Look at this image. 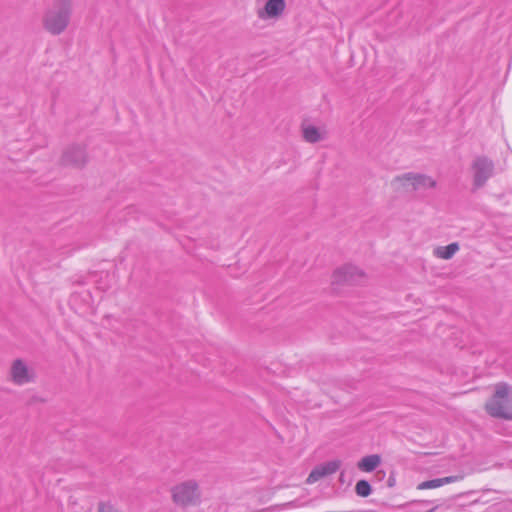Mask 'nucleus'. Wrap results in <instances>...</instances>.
<instances>
[{
    "label": "nucleus",
    "mask_w": 512,
    "mask_h": 512,
    "mask_svg": "<svg viewBox=\"0 0 512 512\" xmlns=\"http://www.w3.org/2000/svg\"><path fill=\"white\" fill-rule=\"evenodd\" d=\"M172 501L181 507L197 505L201 490L197 481L190 479L175 485L171 490Z\"/></svg>",
    "instance_id": "obj_4"
},
{
    "label": "nucleus",
    "mask_w": 512,
    "mask_h": 512,
    "mask_svg": "<svg viewBox=\"0 0 512 512\" xmlns=\"http://www.w3.org/2000/svg\"><path fill=\"white\" fill-rule=\"evenodd\" d=\"M469 173L472 180V191H478L494 176V162L486 156H476L470 163Z\"/></svg>",
    "instance_id": "obj_3"
},
{
    "label": "nucleus",
    "mask_w": 512,
    "mask_h": 512,
    "mask_svg": "<svg viewBox=\"0 0 512 512\" xmlns=\"http://www.w3.org/2000/svg\"><path fill=\"white\" fill-rule=\"evenodd\" d=\"M256 4L257 16L264 21L279 19L286 7L285 0H256Z\"/></svg>",
    "instance_id": "obj_7"
},
{
    "label": "nucleus",
    "mask_w": 512,
    "mask_h": 512,
    "mask_svg": "<svg viewBox=\"0 0 512 512\" xmlns=\"http://www.w3.org/2000/svg\"><path fill=\"white\" fill-rule=\"evenodd\" d=\"M367 280V274L358 266L353 264H344L336 268L331 276V284L341 285H359Z\"/></svg>",
    "instance_id": "obj_5"
},
{
    "label": "nucleus",
    "mask_w": 512,
    "mask_h": 512,
    "mask_svg": "<svg viewBox=\"0 0 512 512\" xmlns=\"http://www.w3.org/2000/svg\"><path fill=\"white\" fill-rule=\"evenodd\" d=\"M462 478H463L462 476H448V477H443V478L432 479V480H428V481L419 483L417 486V489H419V490L436 489L445 484L457 482V481L461 480Z\"/></svg>",
    "instance_id": "obj_13"
},
{
    "label": "nucleus",
    "mask_w": 512,
    "mask_h": 512,
    "mask_svg": "<svg viewBox=\"0 0 512 512\" xmlns=\"http://www.w3.org/2000/svg\"><path fill=\"white\" fill-rule=\"evenodd\" d=\"M485 407L493 417L512 420V386L503 382L496 384L495 393Z\"/></svg>",
    "instance_id": "obj_2"
},
{
    "label": "nucleus",
    "mask_w": 512,
    "mask_h": 512,
    "mask_svg": "<svg viewBox=\"0 0 512 512\" xmlns=\"http://www.w3.org/2000/svg\"><path fill=\"white\" fill-rule=\"evenodd\" d=\"M459 250H460L459 243L453 242L446 246H436L433 249V256L438 259H442V260H450L456 255V253Z\"/></svg>",
    "instance_id": "obj_12"
},
{
    "label": "nucleus",
    "mask_w": 512,
    "mask_h": 512,
    "mask_svg": "<svg viewBox=\"0 0 512 512\" xmlns=\"http://www.w3.org/2000/svg\"><path fill=\"white\" fill-rule=\"evenodd\" d=\"M355 492L360 497H368L372 493V488L368 481L359 480L356 483Z\"/></svg>",
    "instance_id": "obj_15"
},
{
    "label": "nucleus",
    "mask_w": 512,
    "mask_h": 512,
    "mask_svg": "<svg viewBox=\"0 0 512 512\" xmlns=\"http://www.w3.org/2000/svg\"><path fill=\"white\" fill-rule=\"evenodd\" d=\"M341 466V461L334 460L315 467L308 475L306 482L313 484L321 478L335 473Z\"/></svg>",
    "instance_id": "obj_11"
},
{
    "label": "nucleus",
    "mask_w": 512,
    "mask_h": 512,
    "mask_svg": "<svg viewBox=\"0 0 512 512\" xmlns=\"http://www.w3.org/2000/svg\"><path fill=\"white\" fill-rule=\"evenodd\" d=\"M71 14V0H56L43 15V28L52 35H60L68 27Z\"/></svg>",
    "instance_id": "obj_1"
},
{
    "label": "nucleus",
    "mask_w": 512,
    "mask_h": 512,
    "mask_svg": "<svg viewBox=\"0 0 512 512\" xmlns=\"http://www.w3.org/2000/svg\"><path fill=\"white\" fill-rule=\"evenodd\" d=\"M381 464V457L378 454H372L363 457L357 467L363 472H372Z\"/></svg>",
    "instance_id": "obj_14"
},
{
    "label": "nucleus",
    "mask_w": 512,
    "mask_h": 512,
    "mask_svg": "<svg viewBox=\"0 0 512 512\" xmlns=\"http://www.w3.org/2000/svg\"><path fill=\"white\" fill-rule=\"evenodd\" d=\"M62 160L66 165L75 167L83 166L87 161L85 147L80 144L69 145L63 153Z\"/></svg>",
    "instance_id": "obj_9"
},
{
    "label": "nucleus",
    "mask_w": 512,
    "mask_h": 512,
    "mask_svg": "<svg viewBox=\"0 0 512 512\" xmlns=\"http://www.w3.org/2000/svg\"><path fill=\"white\" fill-rule=\"evenodd\" d=\"M35 374L21 359L15 360L10 369V379L17 385H24L34 380Z\"/></svg>",
    "instance_id": "obj_8"
},
{
    "label": "nucleus",
    "mask_w": 512,
    "mask_h": 512,
    "mask_svg": "<svg viewBox=\"0 0 512 512\" xmlns=\"http://www.w3.org/2000/svg\"><path fill=\"white\" fill-rule=\"evenodd\" d=\"M395 182H397L403 189L412 191L430 190L437 187V181L433 177L427 174L414 172H408L397 176L395 178Z\"/></svg>",
    "instance_id": "obj_6"
},
{
    "label": "nucleus",
    "mask_w": 512,
    "mask_h": 512,
    "mask_svg": "<svg viewBox=\"0 0 512 512\" xmlns=\"http://www.w3.org/2000/svg\"><path fill=\"white\" fill-rule=\"evenodd\" d=\"M97 512H119L111 502L101 501L98 503Z\"/></svg>",
    "instance_id": "obj_16"
},
{
    "label": "nucleus",
    "mask_w": 512,
    "mask_h": 512,
    "mask_svg": "<svg viewBox=\"0 0 512 512\" xmlns=\"http://www.w3.org/2000/svg\"><path fill=\"white\" fill-rule=\"evenodd\" d=\"M301 134L304 141L310 144L322 142L328 137V131L325 126H315L308 122L302 123Z\"/></svg>",
    "instance_id": "obj_10"
}]
</instances>
